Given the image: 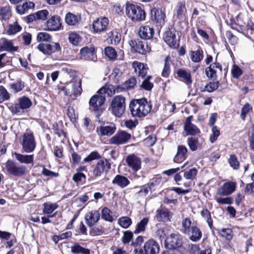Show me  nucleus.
Wrapping results in <instances>:
<instances>
[{"label":"nucleus","instance_id":"obj_20","mask_svg":"<svg viewBox=\"0 0 254 254\" xmlns=\"http://www.w3.org/2000/svg\"><path fill=\"white\" fill-rule=\"evenodd\" d=\"M217 71H221L222 66L219 63L217 62L211 64L205 70L206 75L210 79H215L216 78Z\"/></svg>","mask_w":254,"mask_h":254},{"label":"nucleus","instance_id":"obj_7","mask_svg":"<svg viewBox=\"0 0 254 254\" xmlns=\"http://www.w3.org/2000/svg\"><path fill=\"white\" fill-rule=\"evenodd\" d=\"M111 169V164L106 159H102L98 161L94 166L93 169V174L98 177L104 173L107 172Z\"/></svg>","mask_w":254,"mask_h":254},{"label":"nucleus","instance_id":"obj_13","mask_svg":"<svg viewBox=\"0 0 254 254\" xmlns=\"http://www.w3.org/2000/svg\"><path fill=\"white\" fill-rule=\"evenodd\" d=\"M105 100L106 97L104 95L97 92V94L93 96L89 101L90 109L94 111H98L100 107L105 102Z\"/></svg>","mask_w":254,"mask_h":254},{"label":"nucleus","instance_id":"obj_32","mask_svg":"<svg viewBox=\"0 0 254 254\" xmlns=\"http://www.w3.org/2000/svg\"><path fill=\"white\" fill-rule=\"evenodd\" d=\"M187 149L185 146H179L177 153L174 157V161L176 163H180L185 160L187 157Z\"/></svg>","mask_w":254,"mask_h":254},{"label":"nucleus","instance_id":"obj_59","mask_svg":"<svg viewBox=\"0 0 254 254\" xmlns=\"http://www.w3.org/2000/svg\"><path fill=\"white\" fill-rule=\"evenodd\" d=\"M188 144L191 151H195L198 147L197 139L190 137L188 139Z\"/></svg>","mask_w":254,"mask_h":254},{"label":"nucleus","instance_id":"obj_53","mask_svg":"<svg viewBox=\"0 0 254 254\" xmlns=\"http://www.w3.org/2000/svg\"><path fill=\"white\" fill-rule=\"evenodd\" d=\"M37 40L38 42H51L52 40V37L47 32H40L37 36Z\"/></svg>","mask_w":254,"mask_h":254},{"label":"nucleus","instance_id":"obj_56","mask_svg":"<svg viewBox=\"0 0 254 254\" xmlns=\"http://www.w3.org/2000/svg\"><path fill=\"white\" fill-rule=\"evenodd\" d=\"M212 134L209 137V140L211 143L214 142L220 135L219 130L216 126H213L211 128Z\"/></svg>","mask_w":254,"mask_h":254},{"label":"nucleus","instance_id":"obj_63","mask_svg":"<svg viewBox=\"0 0 254 254\" xmlns=\"http://www.w3.org/2000/svg\"><path fill=\"white\" fill-rule=\"evenodd\" d=\"M49 14V11L46 9L39 10L36 12L37 20H45Z\"/></svg>","mask_w":254,"mask_h":254},{"label":"nucleus","instance_id":"obj_16","mask_svg":"<svg viewBox=\"0 0 254 254\" xmlns=\"http://www.w3.org/2000/svg\"><path fill=\"white\" fill-rule=\"evenodd\" d=\"M46 30L49 31H57L61 29L62 23L60 18L57 15L52 16L45 24Z\"/></svg>","mask_w":254,"mask_h":254},{"label":"nucleus","instance_id":"obj_45","mask_svg":"<svg viewBox=\"0 0 254 254\" xmlns=\"http://www.w3.org/2000/svg\"><path fill=\"white\" fill-rule=\"evenodd\" d=\"M68 40L70 43L76 46L81 42L82 38L78 33L75 32H72L68 35Z\"/></svg>","mask_w":254,"mask_h":254},{"label":"nucleus","instance_id":"obj_52","mask_svg":"<svg viewBox=\"0 0 254 254\" xmlns=\"http://www.w3.org/2000/svg\"><path fill=\"white\" fill-rule=\"evenodd\" d=\"M186 12L185 2L184 1L180 2L177 5V15L178 18H182Z\"/></svg>","mask_w":254,"mask_h":254},{"label":"nucleus","instance_id":"obj_49","mask_svg":"<svg viewBox=\"0 0 254 254\" xmlns=\"http://www.w3.org/2000/svg\"><path fill=\"white\" fill-rule=\"evenodd\" d=\"M21 29V27L17 22H15L13 24L9 25L7 33L9 35H14L20 31Z\"/></svg>","mask_w":254,"mask_h":254},{"label":"nucleus","instance_id":"obj_25","mask_svg":"<svg viewBox=\"0 0 254 254\" xmlns=\"http://www.w3.org/2000/svg\"><path fill=\"white\" fill-rule=\"evenodd\" d=\"M171 248L176 249L181 247L183 244L181 236L179 234H172L167 238Z\"/></svg>","mask_w":254,"mask_h":254},{"label":"nucleus","instance_id":"obj_61","mask_svg":"<svg viewBox=\"0 0 254 254\" xmlns=\"http://www.w3.org/2000/svg\"><path fill=\"white\" fill-rule=\"evenodd\" d=\"M101 156L97 151H92L84 159V162H89L94 160L99 159Z\"/></svg>","mask_w":254,"mask_h":254},{"label":"nucleus","instance_id":"obj_22","mask_svg":"<svg viewBox=\"0 0 254 254\" xmlns=\"http://www.w3.org/2000/svg\"><path fill=\"white\" fill-rule=\"evenodd\" d=\"M116 127L114 124L109 126H101L96 128L97 132L100 136H110L116 131Z\"/></svg>","mask_w":254,"mask_h":254},{"label":"nucleus","instance_id":"obj_5","mask_svg":"<svg viewBox=\"0 0 254 254\" xmlns=\"http://www.w3.org/2000/svg\"><path fill=\"white\" fill-rule=\"evenodd\" d=\"M21 145L23 150L26 153L32 152L36 148V142L32 133L26 132L22 136Z\"/></svg>","mask_w":254,"mask_h":254},{"label":"nucleus","instance_id":"obj_35","mask_svg":"<svg viewBox=\"0 0 254 254\" xmlns=\"http://www.w3.org/2000/svg\"><path fill=\"white\" fill-rule=\"evenodd\" d=\"M149 218L148 217L142 218L138 222L135 226V229L133 231L134 234H138L143 233L145 231L146 227L148 224Z\"/></svg>","mask_w":254,"mask_h":254},{"label":"nucleus","instance_id":"obj_44","mask_svg":"<svg viewBox=\"0 0 254 254\" xmlns=\"http://www.w3.org/2000/svg\"><path fill=\"white\" fill-rule=\"evenodd\" d=\"M118 224L123 228L127 229L132 224V220L129 217L123 216L118 220Z\"/></svg>","mask_w":254,"mask_h":254},{"label":"nucleus","instance_id":"obj_33","mask_svg":"<svg viewBox=\"0 0 254 254\" xmlns=\"http://www.w3.org/2000/svg\"><path fill=\"white\" fill-rule=\"evenodd\" d=\"M35 7V3L32 1H26L22 5H18L16 6V11L20 14H23L27 12L29 9H32Z\"/></svg>","mask_w":254,"mask_h":254},{"label":"nucleus","instance_id":"obj_47","mask_svg":"<svg viewBox=\"0 0 254 254\" xmlns=\"http://www.w3.org/2000/svg\"><path fill=\"white\" fill-rule=\"evenodd\" d=\"M112 214V212L107 207H104L102 210V218L106 221L109 222H112L113 221V217Z\"/></svg>","mask_w":254,"mask_h":254},{"label":"nucleus","instance_id":"obj_34","mask_svg":"<svg viewBox=\"0 0 254 254\" xmlns=\"http://www.w3.org/2000/svg\"><path fill=\"white\" fill-rule=\"evenodd\" d=\"M171 215L170 212L165 209H161L157 211L156 219L158 221L166 222L170 220Z\"/></svg>","mask_w":254,"mask_h":254},{"label":"nucleus","instance_id":"obj_23","mask_svg":"<svg viewBox=\"0 0 254 254\" xmlns=\"http://www.w3.org/2000/svg\"><path fill=\"white\" fill-rule=\"evenodd\" d=\"M132 66L134 68L135 72L138 76L144 78L147 73L148 68L146 64L140 63L137 61L133 62Z\"/></svg>","mask_w":254,"mask_h":254},{"label":"nucleus","instance_id":"obj_4","mask_svg":"<svg viewBox=\"0 0 254 254\" xmlns=\"http://www.w3.org/2000/svg\"><path fill=\"white\" fill-rule=\"evenodd\" d=\"M5 167L7 172L15 177H21L26 174V168L25 166L18 165L12 161H7Z\"/></svg>","mask_w":254,"mask_h":254},{"label":"nucleus","instance_id":"obj_38","mask_svg":"<svg viewBox=\"0 0 254 254\" xmlns=\"http://www.w3.org/2000/svg\"><path fill=\"white\" fill-rule=\"evenodd\" d=\"M178 76L187 84H190L192 82L190 72L184 69H180L177 71Z\"/></svg>","mask_w":254,"mask_h":254},{"label":"nucleus","instance_id":"obj_39","mask_svg":"<svg viewBox=\"0 0 254 254\" xmlns=\"http://www.w3.org/2000/svg\"><path fill=\"white\" fill-rule=\"evenodd\" d=\"M190 239L193 242L198 241L201 237V232L200 229L195 225H192L190 229V233L189 235Z\"/></svg>","mask_w":254,"mask_h":254},{"label":"nucleus","instance_id":"obj_36","mask_svg":"<svg viewBox=\"0 0 254 254\" xmlns=\"http://www.w3.org/2000/svg\"><path fill=\"white\" fill-rule=\"evenodd\" d=\"M2 43L0 46V48L3 51L8 52H15L18 50V47L14 46L13 42L11 40H8L6 39H2Z\"/></svg>","mask_w":254,"mask_h":254},{"label":"nucleus","instance_id":"obj_48","mask_svg":"<svg viewBox=\"0 0 254 254\" xmlns=\"http://www.w3.org/2000/svg\"><path fill=\"white\" fill-rule=\"evenodd\" d=\"M151 79L152 76L151 75H147L141 83V88L147 91L151 90L153 87V83L150 81Z\"/></svg>","mask_w":254,"mask_h":254},{"label":"nucleus","instance_id":"obj_21","mask_svg":"<svg viewBox=\"0 0 254 254\" xmlns=\"http://www.w3.org/2000/svg\"><path fill=\"white\" fill-rule=\"evenodd\" d=\"M192 118V116H190L187 118L184 127L187 134L194 135L199 133L200 130L194 125L191 123Z\"/></svg>","mask_w":254,"mask_h":254},{"label":"nucleus","instance_id":"obj_54","mask_svg":"<svg viewBox=\"0 0 254 254\" xmlns=\"http://www.w3.org/2000/svg\"><path fill=\"white\" fill-rule=\"evenodd\" d=\"M151 190V188L149 184H146L140 187V190L136 193V195L139 197L145 196L149 191Z\"/></svg>","mask_w":254,"mask_h":254},{"label":"nucleus","instance_id":"obj_58","mask_svg":"<svg viewBox=\"0 0 254 254\" xmlns=\"http://www.w3.org/2000/svg\"><path fill=\"white\" fill-rule=\"evenodd\" d=\"M10 11L9 7L8 6H0V16L2 18L6 20L9 18L10 16Z\"/></svg>","mask_w":254,"mask_h":254},{"label":"nucleus","instance_id":"obj_46","mask_svg":"<svg viewBox=\"0 0 254 254\" xmlns=\"http://www.w3.org/2000/svg\"><path fill=\"white\" fill-rule=\"evenodd\" d=\"M183 232L187 235L190 233V229L191 227V221L189 218L183 219L182 222Z\"/></svg>","mask_w":254,"mask_h":254},{"label":"nucleus","instance_id":"obj_1","mask_svg":"<svg viewBox=\"0 0 254 254\" xmlns=\"http://www.w3.org/2000/svg\"><path fill=\"white\" fill-rule=\"evenodd\" d=\"M129 108L131 115L138 118L145 117L151 109V106L145 98L132 100L130 102Z\"/></svg>","mask_w":254,"mask_h":254},{"label":"nucleus","instance_id":"obj_26","mask_svg":"<svg viewBox=\"0 0 254 254\" xmlns=\"http://www.w3.org/2000/svg\"><path fill=\"white\" fill-rule=\"evenodd\" d=\"M138 34L142 39H149L154 34V30L148 26H141L139 28Z\"/></svg>","mask_w":254,"mask_h":254},{"label":"nucleus","instance_id":"obj_11","mask_svg":"<svg viewBox=\"0 0 254 254\" xmlns=\"http://www.w3.org/2000/svg\"><path fill=\"white\" fill-rule=\"evenodd\" d=\"M164 41L170 47L177 48L179 46V40L176 35V31L173 30H167L163 35Z\"/></svg>","mask_w":254,"mask_h":254},{"label":"nucleus","instance_id":"obj_31","mask_svg":"<svg viewBox=\"0 0 254 254\" xmlns=\"http://www.w3.org/2000/svg\"><path fill=\"white\" fill-rule=\"evenodd\" d=\"M71 83H72V93L74 96H79L81 94V79L79 77L73 78Z\"/></svg>","mask_w":254,"mask_h":254},{"label":"nucleus","instance_id":"obj_3","mask_svg":"<svg viewBox=\"0 0 254 254\" xmlns=\"http://www.w3.org/2000/svg\"><path fill=\"white\" fill-rule=\"evenodd\" d=\"M126 110V98L122 95L115 96L110 102L109 110L115 117L120 118Z\"/></svg>","mask_w":254,"mask_h":254},{"label":"nucleus","instance_id":"obj_55","mask_svg":"<svg viewBox=\"0 0 254 254\" xmlns=\"http://www.w3.org/2000/svg\"><path fill=\"white\" fill-rule=\"evenodd\" d=\"M122 74L123 73L120 69L115 68L113 69L110 78L114 80L115 82H117L121 79Z\"/></svg>","mask_w":254,"mask_h":254},{"label":"nucleus","instance_id":"obj_27","mask_svg":"<svg viewBox=\"0 0 254 254\" xmlns=\"http://www.w3.org/2000/svg\"><path fill=\"white\" fill-rule=\"evenodd\" d=\"M112 184L116 185L121 188L127 187L130 183L129 180L125 176L117 175L112 182Z\"/></svg>","mask_w":254,"mask_h":254},{"label":"nucleus","instance_id":"obj_40","mask_svg":"<svg viewBox=\"0 0 254 254\" xmlns=\"http://www.w3.org/2000/svg\"><path fill=\"white\" fill-rule=\"evenodd\" d=\"M190 57L193 62L199 63L203 59V52L201 49H198L196 51H191L190 52Z\"/></svg>","mask_w":254,"mask_h":254},{"label":"nucleus","instance_id":"obj_6","mask_svg":"<svg viewBox=\"0 0 254 254\" xmlns=\"http://www.w3.org/2000/svg\"><path fill=\"white\" fill-rule=\"evenodd\" d=\"M37 49L44 54L48 55H51L61 50L60 44L57 42H51L48 44L41 43L38 45Z\"/></svg>","mask_w":254,"mask_h":254},{"label":"nucleus","instance_id":"obj_18","mask_svg":"<svg viewBox=\"0 0 254 254\" xmlns=\"http://www.w3.org/2000/svg\"><path fill=\"white\" fill-rule=\"evenodd\" d=\"M143 248L145 254H156L159 252V245L154 240L150 239L144 243Z\"/></svg>","mask_w":254,"mask_h":254},{"label":"nucleus","instance_id":"obj_10","mask_svg":"<svg viewBox=\"0 0 254 254\" xmlns=\"http://www.w3.org/2000/svg\"><path fill=\"white\" fill-rule=\"evenodd\" d=\"M131 137L130 134L125 131H119L110 139V142L112 144H123L127 143Z\"/></svg>","mask_w":254,"mask_h":254},{"label":"nucleus","instance_id":"obj_14","mask_svg":"<svg viewBox=\"0 0 254 254\" xmlns=\"http://www.w3.org/2000/svg\"><path fill=\"white\" fill-rule=\"evenodd\" d=\"M126 162L128 166L134 172L141 169V159L134 154L128 155L126 159Z\"/></svg>","mask_w":254,"mask_h":254},{"label":"nucleus","instance_id":"obj_2","mask_svg":"<svg viewBox=\"0 0 254 254\" xmlns=\"http://www.w3.org/2000/svg\"><path fill=\"white\" fill-rule=\"evenodd\" d=\"M127 16L132 21L139 22L145 19V13L141 6L133 3H127L126 6Z\"/></svg>","mask_w":254,"mask_h":254},{"label":"nucleus","instance_id":"obj_37","mask_svg":"<svg viewBox=\"0 0 254 254\" xmlns=\"http://www.w3.org/2000/svg\"><path fill=\"white\" fill-rule=\"evenodd\" d=\"M81 20L80 15H76L71 13H67L65 17V21L67 24L74 26L79 23Z\"/></svg>","mask_w":254,"mask_h":254},{"label":"nucleus","instance_id":"obj_24","mask_svg":"<svg viewBox=\"0 0 254 254\" xmlns=\"http://www.w3.org/2000/svg\"><path fill=\"white\" fill-rule=\"evenodd\" d=\"M95 49L94 47H85L80 52V58L87 60H94Z\"/></svg>","mask_w":254,"mask_h":254},{"label":"nucleus","instance_id":"obj_50","mask_svg":"<svg viewBox=\"0 0 254 254\" xmlns=\"http://www.w3.org/2000/svg\"><path fill=\"white\" fill-rule=\"evenodd\" d=\"M136 84V80L135 78L131 77L124 83L123 87H120L121 88V91L133 88Z\"/></svg>","mask_w":254,"mask_h":254},{"label":"nucleus","instance_id":"obj_30","mask_svg":"<svg viewBox=\"0 0 254 254\" xmlns=\"http://www.w3.org/2000/svg\"><path fill=\"white\" fill-rule=\"evenodd\" d=\"M121 88L119 87L118 88H116L114 86L109 84L106 85L104 87L100 88L98 91V93L99 94H101V95H104L105 96L107 95L108 96H111L116 93V89L120 90Z\"/></svg>","mask_w":254,"mask_h":254},{"label":"nucleus","instance_id":"obj_42","mask_svg":"<svg viewBox=\"0 0 254 254\" xmlns=\"http://www.w3.org/2000/svg\"><path fill=\"white\" fill-rule=\"evenodd\" d=\"M71 252L75 254H90V251L78 244H75L71 247Z\"/></svg>","mask_w":254,"mask_h":254},{"label":"nucleus","instance_id":"obj_12","mask_svg":"<svg viewBox=\"0 0 254 254\" xmlns=\"http://www.w3.org/2000/svg\"><path fill=\"white\" fill-rule=\"evenodd\" d=\"M129 44L134 51L142 55H145L150 51V48L148 46L146 43L138 39L130 41Z\"/></svg>","mask_w":254,"mask_h":254},{"label":"nucleus","instance_id":"obj_62","mask_svg":"<svg viewBox=\"0 0 254 254\" xmlns=\"http://www.w3.org/2000/svg\"><path fill=\"white\" fill-rule=\"evenodd\" d=\"M216 202L220 204H230L233 203V198L231 197H221L216 196L215 198Z\"/></svg>","mask_w":254,"mask_h":254},{"label":"nucleus","instance_id":"obj_9","mask_svg":"<svg viewBox=\"0 0 254 254\" xmlns=\"http://www.w3.org/2000/svg\"><path fill=\"white\" fill-rule=\"evenodd\" d=\"M236 187V183L233 181L226 182L218 188L216 195L219 196L230 195L235 191Z\"/></svg>","mask_w":254,"mask_h":254},{"label":"nucleus","instance_id":"obj_43","mask_svg":"<svg viewBox=\"0 0 254 254\" xmlns=\"http://www.w3.org/2000/svg\"><path fill=\"white\" fill-rule=\"evenodd\" d=\"M219 235L226 240L230 241L233 237V232L231 229L223 228L218 231Z\"/></svg>","mask_w":254,"mask_h":254},{"label":"nucleus","instance_id":"obj_19","mask_svg":"<svg viewBox=\"0 0 254 254\" xmlns=\"http://www.w3.org/2000/svg\"><path fill=\"white\" fill-rule=\"evenodd\" d=\"M105 54L110 60H123L124 57V53L122 50H120L117 52L113 48L108 47L105 49Z\"/></svg>","mask_w":254,"mask_h":254},{"label":"nucleus","instance_id":"obj_64","mask_svg":"<svg viewBox=\"0 0 254 254\" xmlns=\"http://www.w3.org/2000/svg\"><path fill=\"white\" fill-rule=\"evenodd\" d=\"M231 73L233 77L238 78L242 74L243 71L238 65H234L231 69Z\"/></svg>","mask_w":254,"mask_h":254},{"label":"nucleus","instance_id":"obj_8","mask_svg":"<svg viewBox=\"0 0 254 254\" xmlns=\"http://www.w3.org/2000/svg\"><path fill=\"white\" fill-rule=\"evenodd\" d=\"M32 106V102L27 97L23 96L18 99V103L12 105L10 110L14 114H17L21 110L29 108Z\"/></svg>","mask_w":254,"mask_h":254},{"label":"nucleus","instance_id":"obj_29","mask_svg":"<svg viewBox=\"0 0 254 254\" xmlns=\"http://www.w3.org/2000/svg\"><path fill=\"white\" fill-rule=\"evenodd\" d=\"M13 155L16 159L21 163L33 164L34 162V155H24L17 152H14Z\"/></svg>","mask_w":254,"mask_h":254},{"label":"nucleus","instance_id":"obj_57","mask_svg":"<svg viewBox=\"0 0 254 254\" xmlns=\"http://www.w3.org/2000/svg\"><path fill=\"white\" fill-rule=\"evenodd\" d=\"M230 166L234 170H238L239 168L240 164L237 157L234 155H231L228 160Z\"/></svg>","mask_w":254,"mask_h":254},{"label":"nucleus","instance_id":"obj_51","mask_svg":"<svg viewBox=\"0 0 254 254\" xmlns=\"http://www.w3.org/2000/svg\"><path fill=\"white\" fill-rule=\"evenodd\" d=\"M197 170L195 168L190 169L188 170L185 171L184 173V177L187 180H193L197 174Z\"/></svg>","mask_w":254,"mask_h":254},{"label":"nucleus","instance_id":"obj_60","mask_svg":"<svg viewBox=\"0 0 254 254\" xmlns=\"http://www.w3.org/2000/svg\"><path fill=\"white\" fill-rule=\"evenodd\" d=\"M133 232L127 231L124 233L123 236L122 238V242L123 244H126L129 243L133 238Z\"/></svg>","mask_w":254,"mask_h":254},{"label":"nucleus","instance_id":"obj_15","mask_svg":"<svg viewBox=\"0 0 254 254\" xmlns=\"http://www.w3.org/2000/svg\"><path fill=\"white\" fill-rule=\"evenodd\" d=\"M108 25V19L105 17H103L95 20L93 23L92 26L95 32L101 33L107 30Z\"/></svg>","mask_w":254,"mask_h":254},{"label":"nucleus","instance_id":"obj_17","mask_svg":"<svg viewBox=\"0 0 254 254\" xmlns=\"http://www.w3.org/2000/svg\"><path fill=\"white\" fill-rule=\"evenodd\" d=\"M100 213L97 210H92L87 212L85 215V222L88 227L95 225L100 219Z\"/></svg>","mask_w":254,"mask_h":254},{"label":"nucleus","instance_id":"obj_41","mask_svg":"<svg viewBox=\"0 0 254 254\" xmlns=\"http://www.w3.org/2000/svg\"><path fill=\"white\" fill-rule=\"evenodd\" d=\"M43 212L46 214H50L58 207V205L56 203L51 202H45L43 204Z\"/></svg>","mask_w":254,"mask_h":254},{"label":"nucleus","instance_id":"obj_28","mask_svg":"<svg viewBox=\"0 0 254 254\" xmlns=\"http://www.w3.org/2000/svg\"><path fill=\"white\" fill-rule=\"evenodd\" d=\"M151 17L152 20L161 23L164 21L166 16L165 12L161 9L153 8L151 10Z\"/></svg>","mask_w":254,"mask_h":254}]
</instances>
